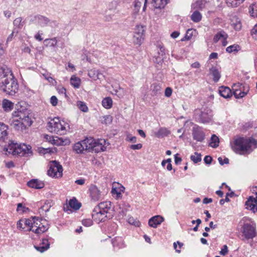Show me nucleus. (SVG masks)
<instances>
[{
  "mask_svg": "<svg viewBox=\"0 0 257 257\" xmlns=\"http://www.w3.org/2000/svg\"><path fill=\"white\" fill-rule=\"evenodd\" d=\"M19 83L12 71L0 68V91L6 95L13 96L18 92Z\"/></svg>",
  "mask_w": 257,
  "mask_h": 257,
  "instance_id": "1",
  "label": "nucleus"
},
{
  "mask_svg": "<svg viewBox=\"0 0 257 257\" xmlns=\"http://www.w3.org/2000/svg\"><path fill=\"white\" fill-rule=\"evenodd\" d=\"M105 142V140L103 139L96 141L93 138H86L75 143L73 149L77 154H83L84 151L98 153L105 150V147L103 145Z\"/></svg>",
  "mask_w": 257,
  "mask_h": 257,
  "instance_id": "2",
  "label": "nucleus"
},
{
  "mask_svg": "<svg viewBox=\"0 0 257 257\" xmlns=\"http://www.w3.org/2000/svg\"><path fill=\"white\" fill-rule=\"evenodd\" d=\"M257 141L252 138L239 137L234 140L233 143L231 144L232 150L239 155H244L245 153H250L252 149V146L256 147Z\"/></svg>",
  "mask_w": 257,
  "mask_h": 257,
  "instance_id": "3",
  "label": "nucleus"
},
{
  "mask_svg": "<svg viewBox=\"0 0 257 257\" xmlns=\"http://www.w3.org/2000/svg\"><path fill=\"white\" fill-rule=\"evenodd\" d=\"M250 220L249 218L244 217L240 222V223H242L240 228L241 239L244 241L252 239L257 235L255 224Z\"/></svg>",
  "mask_w": 257,
  "mask_h": 257,
  "instance_id": "4",
  "label": "nucleus"
},
{
  "mask_svg": "<svg viewBox=\"0 0 257 257\" xmlns=\"http://www.w3.org/2000/svg\"><path fill=\"white\" fill-rule=\"evenodd\" d=\"M212 114L210 109L196 110L194 113V119L200 123H209L212 119Z\"/></svg>",
  "mask_w": 257,
  "mask_h": 257,
  "instance_id": "5",
  "label": "nucleus"
},
{
  "mask_svg": "<svg viewBox=\"0 0 257 257\" xmlns=\"http://www.w3.org/2000/svg\"><path fill=\"white\" fill-rule=\"evenodd\" d=\"M47 174L52 177H60L62 176L63 168L57 161H50L48 165Z\"/></svg>",
  "mask_w": 257,
  "mask_h": 257,
  "instance_id": "6",
  "label": "nucleus"
},
{
  "mask_svg": "<svg viewBox=\"0 0 257 257\" xmlns=\"http://www.w3.org/2000/svg\"><path fill=\"white\" fill-rule=\"evenodd\" d=\"M145 27L142 25H137L134 31L133 41L134 44L141 45L145 37Z\"/></svg>",
  "mask_w": 257,
  "mask_h": 257,
  "instance_id": "7",
  "label": "nucleus"
},
{
  "mask_svg": "<svg viewBox=\"0 0 257 257\" xmlns=\"http://www.w3.org/2000/svg\"><path fill=\"white\" fill-rule=\"evenodd\" d=\"M47 128L52 133L58 134L61 131H64L65 127L61 124L59 118L55 117L48 123Z\"/></svg>",
  "mask_w": 257,
  "mask_h": 257,
  "instance_id": "8",
  "label": "nucleus"
},
{
  "mask_svg": "<svg viewBox=\"0 0 257 257\" xmlns=\"http://www.w3.org/2000/svg\"><path fill=\"white\" fill-rule=\"evenodd\" d=\"M233 94L236 98H240L244 96L249 90L248 86L242 85L241 84H234L233 86Z\"/></svg>",
  "mask_w": 257,
  "mask_h": 257,
  "instance_id": "9",
  "label": "nucleus"
},
{
  "mask_svg": "<svg viewBox=\"0 0 257 257\" xmlns=\"http://www.w3.org/2000/svg\"><path fill=\"white\" fill-rule=\"evenodd\" d=\"M31 149L30 145H26L25 144H17L15 149L16 155L27 157L32 156L33 152Z\"/></svg>",
  "mask_w": 257,
  "mask_h": 257,
  "instance_id": "10",
  "label": "nucleus"
},
{
  "mask_svg": "<svg viewBox=\"0 0 257 257\" xmlns=\"http://www.w3.org/2000/svg\"><path fill=\"white\" fill-rule=\"evenodd\" d=\"M92 217L97 223L104 222L107 218V214L101 211L98 208H94L92 213Z\"/></svg>",
  "mask_w": 257,
  "mask_h": 257,
  "instance_id": "11",
  "label": "nucleus"
},
{
  "mask_svg": "<svg viewBox=\"0 0 257 257\" xmlns=\"http://www.w3.org/2000/svg\"><path fill=\"white\" fill-rule=\"evenodd\" d=\"M16 116L19 119V121L23 124L26 128L32 124L33 121L28 114H26L22 111H18Z\"/></svg>",
  "mask_w": 257,
  "mask_h": 257,
  "instance_id": "12",
  "label": "nucleus"
},
{
  "mask_svg": "<svg viewBox=\"0 0 257 257\" xmlns=\"http://www.w3.org/2000/svg\"><path fill=\"white\" fill-rule=\"evenodd\" d=\"M89 191L91 198L94 201H98L102 197V192L95 185L91 184L89 186Z\"/></svg>",
  "mask_w": 257,
  "mask_h": 257,
  "instance_id": "13",
  "label": "nucleus"
},
{
  "mask_svg": "<svg viewBox=\"0 0 257 257\" xmlns=\"http://www.w3.org/2000/svg\"><path fill=\"white\" fill-rule=\"evenodd\" d=\"M192 137L194 140L202 142L205 139V134L202 128L196 125L192 128Z\"/></svg>",
  "mask_w": 257,
  "mask_h": 257,
  "instance_id": "14",
  "label": "nucleus"
},
{
  "mask_svg": "<svg viewBox=\"0 0 257 257\" xmlns=\"http://www.w3.org/2000/svg\"><path fill=\"white\" fill-rule=\"evenodd\" d=\"M81 206V203L78 202L75 198H73L69 200L68 204H66L64 206L63 210L65 212H68L69 211L71 212V209H70L69 207L75 210H77Z\"/></svg>",
  "mask_w": 257,
  "mask_h": 257,
  "instance_id": "15",
  "label": "nucleus"
},
{
  "mask_svg": "<svg viewBox=\"0 0 257 257\" xmlns=\"http://www.w3.org/2000/svg\"><path fill=\"white\" fill-rule=\"evenodd\" d=\"M245 205L247 209L252 211L253 213L257 212V196H249L245 202Z\"/></svg>",
  "mask_w": 257,
  "mask_h": 257,
  "instance_id": "16",
  "label": "nucleus"
},
{
  "mask_svg": "<svg viewBox=\"0 0 257 257\" xmlns=\"http://www.w3.org/2000/svg\"><path fill=\"white\" fill-rule=\"evenodd\" d=\"M164 218L160 215H156L151 217L148 222L150 226L156 228L157 226L160 224L163 221Z\"/></svg>",
  "mask_w": 257,
  "mask_h": 257,
  "instance_id": "17",
  "label": "nucleus"
},
{
  "mask_svg": "<svg viewBox=\"0 0 257 257\" xmlns=\"http://www.w3.org/2000/svg\"><path fill=\"white\" fill-rule=\"evenodd\" d=\"M27 185L31 188L40 189L44 187V183L38 179H34L28 181Z\"/></svg>",
  "mask_w": 257,
  "mask_h": 257,
  "instance_id": "18",
  "label": "nucleus"
},
{
  "mask_svg": "<svg viewBox=\"0 0 257 257\" xmlns=\"http://www.w3.org/2000/svg\"><path fill=\"white\" fill-rule=\"evenodd\" d=\"M8 126L0 122V142H5L8 139Z\"/></svg>",
  "mask_w": 257,
  "mask_h": 257,
  "instance_id": "19",
  "label": "nucleus"
},
{
  "mask_svg": "<svg viewBox=\"0 0 257 257\" xmlns=\"http://www.w3.org/2000/svg\"><path fill=\"white\" fill-rule=\"evenodd\" d=\"M88 76L92 79L96 80L97 79L102 80L104 76L100 73L98 70L93 68L88 71Z\"/></svg>",
  "mask_w": 257,
  "mask_h": 257,
  "instance_id": "20",
  "label": "nucleus"
},
{
  "mask_svg": "<svg viewBox=\"0 0 257 257\" xmlns=\"http://www.w3.org/2000/svg\"><path fill=\"white\" fill-rule=\"evenodd\" d=\"M111 206V203L110 201H104L100 202L95 207L98 208L101 211L107 214L110 210Z\"/></svg>",
  "mask_w": 257,
  "mask_h": 257,
  "instance_id": "21",
  "label": "nucleus"
},
{
  "mask_svg": "<svg viewBox=\"0 0 257 257\" xmlns=\"http://www.w3.org/2000/svg\"><path fill=\"white\" fill-rule=\"evenodd\" d=\"M219 93L220 95L225 98H228L232 96V93L230 89L226 86H222L219 88Z\"/></svg>",
  "mask_w": 257,
  "mask_h": 257,
  "instance_id": "22",
  "label": "nucleus"
},
{
  "mask_svg": "<svg viewBox=\"0 0 257 257\" xmlns=\"http://www.w3.org/2000/svg\"><path fill=\"white\" fill-rule=\"evenodd\" d=\"M34 18L41 27L46 26L50 22V20L48 18L40 15L36 16Z\"/></svg>",
  "mask_w": 257,
  "mask_h": 257,
  "instance_id": "23",
  "label": "nucleus"
},
{
  "mask_svg": "<svg viewBox=\"0 0 257 257\" xmlns=\"http://www.w3.org/2000/svg\"><path fill=\"white\" fill-rule=\"evenodd\" d=\"M7 147L4 148V151L6 152V154H12L16 155L15 149L17 145V143H15L14 141H11Z\"/></svg>",
  "mask_w": 257,
  "mask_h": 257,
  "instance_id": "24",
  "label": "nucleus"
},
{
  "mask_svg": "<svg viewBox=\"0 0 257 257\" xmlns=\"http://www.w3.org/2000/svg\"><path fill=\"white\" fill-rule=\"evenodd\" d=\"M11 126L18 131L22 132L26 129L18 118L14 119L11 123Z\"/></svg>",
  "mask_w": 257,
  "mask_h": 257,
  "instance_id": "25",
  "label": "nucleus"
},
{
  "mask_svg": "<svg viewBox=\"0 0 257 257\" xmlns=\"http://www.w3.org/2000/svg\"><path fill=\"white\" fill-rule=\"evenodd\" d=\"M210 73L213 76V80L217 82L220 78L221 74L218 70L215 67H212L209 69Z\"/></svg>",
  "mask_w": 257,
  "mask_h": 257,
  "instance_id": "26",
  "label": "nucleus"
},
{
  "mask_svg": "<svg viewBox=\"0 0 257 257\" xmlns=\"http://www.w3.org/2000/svg\"><path fill=\"white\" fill-rule=\"evenodd\" d=\"M2 107L5 111H10L14 107V103L6 99H4L2 103Z\"/></svg>",
  "mask_w": 257,
  "mask_h": 257,
  "instance_id": "27",
  "label": "nucleus"
},
{
  "mask_svg": "<svg viewBox=\"0 0 257 257\" xmlns=\"http://www.w3.org/2000/svg\"><path fill=\"white\" fill-rule=\"evenodd\" d=\"M111 242L114 247L121 248L123 247V240L122 237L117 236L112 239Z\"/></svg>",
  "mask_w": 257,
  "mask_h": 257,
  "instance_id": "28",
  "label": "nucleus"
},
{
  "mask_svg": "<svg viewBox=\"0 0 257 257\" xmlns=\"http://www.w3.org/2000/svg\"><path fill=\"white\" fill-rule=\"evenodd\" d=\"M147 3V0H136L134 4V7L135 10L136 12H138L139 10L140 9L141 7L142 6V4H144L143 11L144 12L145 11L146 9V4Z\"/></svg>",
  "mask_w": 257,
  "mask_h": 257,
  "instance_id": "29",
  "label": "nucleus"
},
{
  "mask_svg": "<svg viewBox=\"0 0 257 257\" xmlns=\"http://www.w3.org/2000/svg\"><path fill=\"white\" fill-rule=\"evenodd\" d=\"M168 0H152V4L155 9L163 8L167 4Z\"/></svg>",
  "mask_w": 257,
  "mask_h": 257,
  "instance_id": "30",
  "label": "nucleus"
},
{
  "mask_svg": "<svg viewBox=\"0 0 257 257\" xmlns=\"http://www.w3.org/2000/svg\"><path fill=\"white\" fill-rule=\"evenodd\" d=\"M228 35L224 31L222 30L218 32L213 38L214 43H217L221 38L223 39H227Z\"/></svg>",
  "mask_w": 257,
  "mask_h": 257,
  "instance_id": "31",
  "label": "nucleus"
},
{
  "mask_svg": "<svg viewBox=\"0 0 257 257\" xmlns=\"http://www.w3.org/2000/svg\"><path fill=\"white\" fill-rule=\"evenodd\" d=\"M36 219V217H33V222H32V220L29 219H25L23 220L24 225L25 226H26L27 227V228L25 229L26 231H30L29 230L30 228H32V229H34V224L35 223V220Z\"/></svg>",
  "mask_w": 257,
  "mask_h": 257,
  "instance_id": "32",
  "label": "nucleus"
},
{
  "mask_svg": "<svg viewBox=\"0 0 257 257\" xmlns=\"http://www.w3.org/2000/svg\"><path fill=\"white\" fill-rule=\"evenodd\" d=\"M36 227H37L36 229H32V228H30L29 230H32L33 232L36 234H40L45 232L48 229L47 225H42V226H40V225H39L38 227L37 226H36Z\"/></svg>",
  "mask_w": 257,
  "mask_h": 257,
  "instance_id": "33",
  "label": "nucleus"
},
{
  "mask_svg": "<svg viewBox=\"0 0 257 257\" xmlns=\"http://www.w3.org/2000/svg\"><path fill=\"white\" fill-rule=\"evenodd\" d=\"M245 0H225L228 7L236 8L242 4Z\"/></svg>",
  "mask_w": 257,
  "mask_h": 257,
  "instance_id": "34",
  "label": "nucleus"
},
{
  "mask_svg": "<svg viewBox=\"0 0 257 257\" xmlns=\"http://www.w3.org/2000/svg\"><path fill=\"white\" fill-rule=\"evenodd\" d=\"M152 94L156 95L157 94L161 92L162 87L160 84L156 83H153L151 86Z\"/></svg>",
  "mask_w": 257,
  "mask_h": 257,
  "instance_id": "35",
  "label": "nucleus"
},
{
  "mask_svg": "<svg viewBox=\"0 0 257 257\" xmlns=\"http://www.w3.org/2000/svg\"><path fill=\"white\" fill-rule=\"evenodd\" d=\"M80 79L75 75H73L70 79V83L75 88H79L80 85Z\"/></svg>",
  "mask_w": 257,
  "mask_h": 257,
  "instance_id": "36",
  "label": "nucleus"
},
{
  "mask_svg": "<svg viewBox=\"0 0 257 257\" xmlns=\"http://www.w3.org/2000/svg\"><path fill=\"white\" fill-rule=\"evenodd\" d=\"M102 105L106 109L110 108L112 105V100L111 98L109 97L104 98L102 101Z\"/></svg>",
  "mask_w": 257,
  "mask_h": 257,
  "instance_id": "37",
  "label": "nucleus"
},
{
  "mask_svg": "<svg viewBox=\"0 0 257 257\" xmlns=\"http://www.w3.org/2000/svg\"><path fill=\"white\" fill-rule=\"evenodd\" d=\"M191 20L195 23L199 22L201 21L202 16L201 14L198 11H195L191 16Z\"/></svg>",
  "mask_w": 257,
  "mask_h": 257,
  "instance_id": "38",
  "label": "nucleus"
},
{
  "mask_svg": "<svg viewBox=\"0 0 257 257\" xmlns=\"http://www.w3.org/2000/svg\"><path fill=\"white\" fill-rule=\"evenodd\" d=\"M206 3V1L205 0H198L193 5L194 8L198 10H202L205 7Z\"/></svg>",
  "mask_w": 257,
  "mask_h": 257,
  "instance_id": "39",
  "label": "nucleus"
},
{
  "mask_svg": "<svg viewBox=\"0 0 257 257\" xmlns=\"http://www.w3.org/2000/svg\"><path fill=\"white\" fill-rule=\"evenodd\" d=\"M46 46L55 47L56 46L57 41L56 38L52 39H46L44 42Z\"/></svg>",
  "mask_w": 257,
  "mask_h": 257,
  "instance_id": "40",
  "label": "nucleus"
},
{
  "mask_svg": "<svg viewBox=\"0 0 257 257\" xmlns=\"http://www.w3.org/2000/svg\"><path fill=\"white\" fill-rule=\"evenodd\" d=\"M210 146L214 148H217L219 146V139L216 135L212 136Z\"/></svg>",
  "mask_w": 257,
  "mask_h": 257,
  "instance_id": "41",
  "label": "nucleus"
},
{
  "mask_svg": "<svg viewBox=\"0 0 257 257\" xmlns=\"http://www.w3.org/2000/svg\"><path fill=\"white\" fill-rule=\"evenodd\" d=\"M168 134V131L166 128L161 127L157 133H156L155 135L156 137L160 138L167 136Z\"/></svg>",
  "mask_w": 257,
  "mask_h": 257,
  "instance_id": "42",
  "label": "nucleus"
},
{
  "mask_svg": "<svg viewBox=\"0 0 257 257\" xmlns=\"http://www.w3.org/2000/svg\"><path fill=\"white\" fill-rule=\"evenodd\" d=\"M52 206V201L50 200H46L45 204L41 206L40 208L41 210L45 211L46 212H48L50 209V208Z\"/></svg>",
  "mask_w": 257,
  "mask_h": 257,
  "instance_id": "43",
  "label": "nucleus"
},
{
  "mask_svg": "<svg viewBox=\"0 0 257 257\" xmlns=\"http://www.w3.org/2000/svg\"><path fill=\"white\" fill-rule=\"evenodd\" d=\"M24 22H22V18L19 17L16 18L13 22L14 26L17 27L19 29H22L24 25Z\"/></svg>",
  "mask_w": 257,
  "mask_h": 257,
  "instance_id": "44",
  "label": "nucleus"
},
{
  "mask_svg": "<svg viewBox=\"0 0 257 257\" xmlns=\"http://www.w3.org/2000/svg\"><path fill=\"white\" fill-rule=\"evenodd\" d=\"M77 106L78 108L83 112H87L88 111V107L84 102L79 101L77 102Z\"/></svg>",
  "mask_w": 257,
  "mask_h": 257,
  "instance_id": "45",
  "label": "nucleus"
},
{
  "mask_svg": "<svg viewBox=\"0 0 257 257\" xmlns=\"http://www.w3.org/2000/svg\"><path fill=\"white\" fill-rule=\"evenodd\" d=\"M190 159L194 163H197L201 161V155L196 152L195 155H192L190 157Z\"/></svg>",
  "mask_w": 257,
  "mask_h": 257,
  "instance_id": "46",
  "label": "nucleus"
},
{
  "mask_svg": "<svg viewBox=\"0 0 257 257\" xmlns=\"http://www.w3.org/2000/svg\"><path fill=\"white\" fill-rule=\"evenodd\" d=\"M239 46L238 45H233L228 46L226 48V51L228 53H231L232 52H237L238 51V48H239Z\"/></svg>",
  "mask_w": 257,
  "mask_h": 257,
  "instance_id": "47",
  "label": "nucleus"
},
{
  "mask_svg": "<svg viewBox=\"0 0 257 257\" xmlns=\"http://www.w3.org/2000/svg\"><path fill=\"white\" fill-rule=\"evenodd\" d=\"M103 119L102 121V123L105 124H109L112 122V117L110 115H104L103 117Z\"/></svg>",
  "mask_w": 257,
  "mask_h": 257,
  "instance_id": "48",
  "label": "nucleus"
},
{
  "mask_svg": "<svg viewBox=\"0 0 257 257\" xmlns=\"http://www.w3.org/2000/svg\"><path fill=\"white\" fill-rule=\"evenodd\" d=\"M234 193L232 192L231 193H227L226 194L225 199H222L220 200L219 203L220 205H222L224 204L225 202H229L230 199L228 198V196L232 197L234 195Z\"/></svg>",
  "mask_w": 257,
  "mask_h": 257,
  "instance_id": "49",
  "label": "nucleus"
},
{
  "mask_svg": "<svg viewBox=\"0 0 257 257\" xmlns=\"http://www.w3.org/2000/svg\"><path fill=\"white\" fill-rule=\"evenodd\" d=\"M257 6L255 4H252L249 7V12L252 15V16H257V13L254 11H256Z\"/></svg>",
  "mask_w": 257,
  "mask_h": 257,
  "instance_id": "50",
  "label": "nucleus"
},
{
  "mask_svg": "<svg viewBox=\"0 0 257 257\" xmlns=\"http://www.w3.org/2000/svg\"><path fill=\"white\" fill-rule=\"evenodd\" d=\"M82 224L87 227L90 226L93 224V221L91 219H85L82 221Z\"/></svg>",
  "mask_w": 257,
  "mask_h": 257,
  "instance_id": "51",
  "label": "nucleus"
},
{
  "mask_svg": "<svg viewBox=\"0 0 257 257\" xmlns=\"http://www.w3.org/2000/svg\"><path fill=\"white\" fill-rule=\"evenodd\" d=\"M34 247L37 250L40 252H43L48 249V248L45 247L44 245H42L41 244H40L39 245H35Z\"/></svg>",
  "mask_w": 257,
  "mask_h": 257,
  "instance_id": "52",
  "label": "nucleus"
},
{
  "mask_svg": "<svg viewBox=\"0 0 257 257\" xmlns=\"http://www.w3.org/2000/svg\"><path fill=\"white\" fill-rule=\"evenodd\" d=\"M232 25L234 27V28L237 31H239L241 28V24L240 21H238L237 20H236L235 23H233L232 24Z\"/></svg>",
  "mask_w": 257,
  "mask_h": 257,
  "instance_id": "53",
  "label": "nucleus"
},
{
  "mask_svg": "<svg viewBox=\"0 0 257 257\" xmlns=\"http://www.w3.org/2000/svg\"><path fill=\"white\" fill-rule=\"evenodd\" d=\"M128 222L131 224L134 225L136 226H139L140 224V223L139 221L135 220L134 218L130 217L128 219Z\"/></svg>",
  "mask_w": 257,
  "mask_h": 257,
  "instance_id": "54",
  "label": "nucleus"
},
{
  "mask_svg": "<svg viewBox=\"0 0 257 257\" xmlns=\"http://www.w3.org/2000/svg\"><path fill=\"white\" fill-rule=\"evenodd\" d=\"M218 162L221 165L224 164H228L229 163V159L227 158H225L223 160L221 157L218 158Z\"/></svg>",
  "mask_w": 257,
  "mask_h": 257,
  "instance_id": "55",
  "label": "nucleus"
},
{
  "mask_svg": "<svg viewBox=\"0 0 257 257\" xmlns=\"http://www.w3.org/2000/svg\"><path fill=\"white\" fill-rule=\"evenodd\" d=\"M18 33V30H17L16 28L14 29L12 33L8 36L7 40V42L8 43L10 41H11L13 38L14 34L15 33L17 34Z\"/></svg>",
  "mask_w": 257,
  "mask_h": 257,
  "instance_id": "56",
  "label": "nucleus"
},
{
  "mask_svg": "<svg viewBox=\"0 0 257 257\" xmlns=\"http://www.w3.org/2000/svg\"><path fill=\"white\" fill-rule=\"evenodd\" d=\"M212 161V158L210 156H206L204 158V163L206 165L211 164Z\"/></svg>",
  "mask_w": 257,
  "mask_h": 257,
  "instance_id": "57",
  "label": "nucleus"
},
{
  "mask_svg": "<svg viewBox=\"0 0 257 257\" xmlns=\"http://www.w3.org/2000/svg\"><path fill=\"white\" fill-rule=\"evenodd\" d=\"M228 247H227V246L226 245H224L223 246V247L221 249V250L220 251V254L222 255H225L227 254V253L228 252Z\"/></svg>",
  "mask_w": 257,
  "mask_h": 257,
  "instance_id": "58",
  "label": "nucleus"
},
{
  "mask_svg": "<svg viewBox=\"0 0 257 257\" xmlns=\"http://www.w3.org/2000/svg\"><path fill=\"white\" fill-rule=\"evenodd\" d=\"M50 102L53 106L57 105L58 103V99L55 96H52L50 98Z\"/></svg>",
  "mask_w": 257,
  "mask_h": 257,
  "instance_id": "59",
  "label": "nucleus"
},
{
  "mask_svg": "<svg viewBox=\"0 0 257 257\" xmlns=\"http://www.w3.org/2000/svg\"><path fill=\"white\" fill-rule=\"evenodd\" d=\"M164 57H162L161 56H159L155 58V60H154L155 63H156L157 64H162L163 62Z\"/></svg>",
  "mask_w": 257,
  "mask_h": 257,
  "instance_id": "60",
  "label": "nucleus"
},
{
  "mask_svg": "<svg viewBox=\"0 0 257 257\" xmlns=\"http://www.w3.org/2000/svg\"><path fill=\"white\" fill-rule=\"evenodd\" d=\"M172 93V89L170 87H167L165 91V95L169 97H170Z\"/></svg>",
  "mask_w": 257,
  "mask_h": 257,
  "instance_id": "61",
  "label": "nucleus"
},
{
  "mask_svg": "<svg viewBox=\"0 0 257 257\" xmlns=\"http://www.w3.org/2000/svg\"><path fill=\"white\" fill-rule=\"evenodd\" d=\"M26 209H28V208L24 206L21 203L18 204L17 211H22V212H25L26 211Z\"/></svg>",
  "mask_w": 257,
  "mask_h": 257,
  "instance_id": "62",
  "label": "nucleus"
},
{
  "mask_svg": "<svg viewBox=\"0 0 257 257\" xmlns=\"http://www.w3.org/2000/svg\"><path fill=\"white\" fill-rule=\"evenodd\" d=\"M142 148L141 144H138L137 145H132L130 146V148L133 150H140Z\"/></svg>",
  "mask_w": 257,
  "mask_h": 257,
  "instance_id": "63",
  "label": "nucleus"
},
{
  "mask_svg": "<svg viewBox=\"0 0 257 257\" xmlns=\"http://www.w3.org/2000/svg\"><path fill=\"white\" fill-rule=\"evenodd\" d=\"M40 244L42 245H44L45 247L48 248L50 247V243L48 239H43Z\"/></svg>",
  "mask_w": 257,
  "mask_h": 257,
  "instance_id": "64",
  "label": "nucleus"
}]
</instances>
